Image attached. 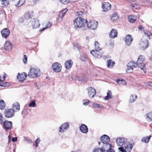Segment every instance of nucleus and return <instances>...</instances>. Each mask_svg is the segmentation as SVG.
<instances>
[{"instance_id": "412c9836", "label": "nucleus", "mask_w": 152, "mask_h": 152, "mask_svg": "<svg viewBox=\"0 0 152 152\" xmlns=\"http://www.w3.org/2000/svg\"><path fill=\"white\" fill-rule=\"evenodd\" d=\"M117 31L116 29H112L109 34V37L111 38H114L117 37Z\"/></svg>"}, {"instance_id": "69168bd1", "label": "nucleus", "mask_w": 152, "mask_h": 152, "mask_svg": "<svg viewBox=\"0 0 152 152\" xmlns=\"http://www.w3.org/2000/svg\"><path fill=\"white\" fill-rule=\"evenodd\" d=\"M24 139L25 141L26 142H28L29 141V140L26 137H24Z\"/></svg>"}, {"instance_id": "4468645a", "label": "nucleus", "mask_w": 152, "mask_h": 152, "mask_svg": "<svg viewBox=\"0 0 152 152\" xmlns=\"http://www.w3.org/2000/svg\"><path fill=\"white\" fill-rule=\"evenodd\" d=\"M13 48V45L11 42L9 41H7L5 43L4 48L5 49L8 51L12 50Z\"/></svg>"}, {"instance_id": "7ed1b4c3", "label": "nucleus", "mask_w": 152, "mask_h": 152, "mask_svg": "<svg viewBox=\"0 0 152 152\" xmlns=\"http://www.w3.org/2000/svg\"><path fill=\"white\" fill-rule=\"evenodd\" d=\"M87 22V20L79 17L76 18L74 21L73 25L75 28H80L83 26H86L85 23Z\"/></svg>"}, {"instance_id": "cd10ccee", "label": "nucleus", "mask_w": 152, "mask_h": 152, "mask_svg": "<svg viewBox=\"0 0 152 152\" xmlns=\"http://www.w3.org/2000/svg\"><path fill=\"white\" fill-rule=\"evenodd\" d=\"M143 31L144 34L147 36L149 39L152 38V34L149 31L143 30Z\"/></svg>"}, {"instance_id": "b1692460", "label": "nucleus", "mask_w": 152, "mask_h": 152, "mask_svg": "<svg viewBox=\"0 0 152 152\" xmlns=\"http://www.w3.org/2000/svg\"><path fill=\"white\" fill-rule=\"evenodd\" d=\"M12 108L13 110L15 111H18L20 110V104L18 102H15L12 105Z\"/></svg>"}, {"instance_id": "ea45409f", "label": "nucleus", "mask_w": 152, "mask_h": 152, "mask_svg": "<svg viewBox=\"0 0 152 152\" xmlns=\"http://www.w3.org/2000/svg\"><path fill=\"white\" fill-rule=\"evenodd\" d=\"M25 17L26 19H28L32 18V15L30 12H28L25 14Z\"/></svg>"}, {"instance_id": "4be33fe9", "label": "nucleus", "mask_w": 152, "mask_h": 152, "mask_svg": "<svg viewBox=\"0 0 152 152\" xmlns=\"http://www.w3.org/2000/svg\"><path fill=\"white\" fill-rule=\"evenodd\" d=\"M80 131L83 133H86L88 132V129L87 126L84 124H82L80 127Z\"/></svg>"}, {"instance_id": "8fccbe9b", "label": "nucleus", "mask_w": 152, "mask_h": 152, "mask_svg": "<svg viewBox=\"0 0 152 152\" xmlns=\"http://www.w3.org/2000/svg\"><path fill=\"white\" fill-rule=\"evenodd\" d=\"M74 47L75 49H79L80 48V46L79 44L77 43L75 44Z\"/></svg>"}, {"instance_id": "5701e85b", "label": "nucleus", "mask_w": 152, "mask_h": 152, "mask_svg": "<svg viewBox=\"0 0 152 152\" xmlns=\"http://www.w3.org/2000/svg\"><path fill=\"white\" fill-rule=\"evenodd\" d=\"M40 26L39 20H34L32 23V26L33 29H35L38 28Z\"/></svg>"}, {"instance_id": "5fc2aeb1", "label": "nucleus", "mask_w": 152, "mask_h": 152, "mask_svg": "<svg viewBox=\"0 0 152 152\" xmlns=\"http://www.w3.org/2000/svg\"><path fill=\"white\" fill-rule=\"evenodd\" d=\"M118 149L121 152H126L125 149H124L123 147H121L118 148Z\"/></svg>"}, {"instance_id": "a211bd4d", "label": "nucleus", "mask_w": 152, "mask_h": 152, "mask_svg": "<svg viewBox=\"0 0 152 152\" xmlns=\"http://www.w3.org/2000/svg\"><path fill=\"white\" fill-rule=\"evenodd\" d=\"M27 77L26 74L25 72H23L21 73H18L17 76L18 79L19 81H22L24 80Z\"/></svg>"}, {"instance_id": "58836bf2", "label": "nucleus", "mask_w": 152, "mask_h": 152, "mask_svg": "<svg viewBox=\"0 0 152 152\" xmlns=\"http://www.w3.org/2000/svg\"><path fill=\"white\" fill-rule=\"evenodd\" d=\"M5 104L4 101L2 100H0V109H4L5 107Z\"/></svg>"}, {"instance_id": "39448f33", "label": "nucleus", "mask_w": 152, "mask_h": 152, "mask_svg": "<svg viewBox=\"0 0 152 152\" xmlns=\"http://www.w3.org/2000/svg\"><path fill=\"white\" fill-rule=\"evenodd\" d=\"M149 42L147 39L144 38H142L140 42V48L141 50H145L149 46Z\"/></svg>"}, {"instance_id": "0e129e2a", "label": "nucleus", "mask_w": 152, "mask_h": 152, "mask_svg": "<svg viewBox=\"0 0 152 152\" xmlns=\"http://www.w3.org/2000/svg\"><path fill=\"white\" fill-rule=\"evenodd\" d=\"M68 10L67 9H65L62 10L61 12H64L65 14L66 12Z\"/></svg>"}, {"instance_id": "3c124183", "label": "nucleus", "mask_w": 152, "mask_h": 152, "mask_svg": "<svg viewBox=\"0 0 152 152\" xmlns=\"http://www.w3.org/2000/svg\"><path fill=\"white\" fill-rule=\"evenodd\" d=\"M111 147L108 148L106 150V152H115L111 148Z\"/></svg>"}, {"instance_id": "4d7b16f0", "label": "nucleus", "mask_w": 152, "mask_h": 152, "mask_svg": "<svg viewBox=\"0 0 152 152\" xmlns=\"http://www.w3.org/2000/svg\"><path fill=\"white\" fill-rule=\"evenodd\" d=\"M27 113V111L26 109H24L22 112V114L26 115Z\"/></svg>"}, {"instance_id": "6ab92c4d", "label": "nucleus", "mask_w": 152, "mask_h": 152, "mask_svg": "<svg viewBox=\"0 0 152 152\" xmlns=\"http://www.w3.org/2000/svg\"><path fill=\"white\" fill-rule=\"evenodd\" d=\"M73 64V61L71 59L66 61L64 63L65 68L66 69H70L72 67Z\"/></svg>"}, {"instance_id": "37998d69", "label": "nucleus", "mask_w": 152, "mask_h": 152, "mask_svg": "<svg viewBox=\"0 0 152 152\" xmlns=\"http://www.w3.org/2000/svg\"><path fill=\"white\" fill-rule=\"evenodd\" d=\"M59 1L63 4H66L70 2V0H59Z\"/></svg>"}, {"instance_id": "de8ad7c7", "label": "nucleus", "mask_w": 152, "mask_h": 152, "mask_svg": "<svg viewBox=\"0 0 152 152\" xmlns=\"http://www.w3.org/2000/svg\"><path fill=\"white\" fill-rule=\"evenodd\" d=\"M87 58V56L86 54H84L83 55L81 56L80 58L81 60L83 61H84L85 59Z\"/></svg>"}, {"instance_id": "a18cd8bd", "label": "nucleus", "mask_w": 152, "mask_h": 152, "mask_svg": "<svg viewBox=\"0 0 152 152\" xmlns=\"http://www.w3.org/2000/svg\"><path fill=\"white\" fill-rule=\"evenodd\" d=\"M4 121L3 116L1 113H0V124L2 125Z\"/></svg>"}, {"instance_id": "864d4df0", "label": "nucleus", "mask_w": 152, "mask_h": 152, "mask_svg": "<svg viewBox=\"0 0 152 152\" xmlns=\"http://www.w3.org/2000/svg\"><path fill=\"white\" fill-rule=\"evenodd\" d=\"M24 58L23 59V63L24 64H26L27 62V56L26 55H24Z\"/></svg>"}, {"instance_id": "393cba45", "label": "nucleus", "mask_w": 152, "mask_h": 152, "mask_svg": "<svg viewBox=\"0 0 152 152\" xmlns=\"http://www.w3.org/2000/svg\"><path fill=\"white\" fill-rule=\"evenodd\" d=\"M11 1H13L15 0H10ZM2 7H4L7 6L9 4V0H0Z\"/></svg>"}, {"instance_id": "9b49d317", "label": "nucleus", "mask_w": 152, "mask_h": 152, "mask_svg": "<svg viewBox=\"0 0 152 152\" xmlns=\"http://www.w3.org/2000/svg\"><path fill=\"white\" fill-rule=\"evenodd\" d=\"M126 139L124 137H118L116 140L117 144L120 146L123 145L126 141Z\"/></svg>"}, {"instance_id": "6e6552de", "label": "nucleus", "mask_w": 152, "mask_h": 152, "mask_svg": "<svg viewBox=\"0 0 152 152\" xmlns=\"http://www.w3.org/2000/svg\"><path fill=\"white\" fill-rule=\"evenodd\" d=\"M14 111L15 110L12 109H6L4 112L5 117L7 118H10L12 117L14 115Z\"/></svg>"}, {"instance_id": "dca6fc26", "label": "nucleus", "mask_w": 152, "mask_h": 152, "mask_svg": "<svg viewBox=\"0 0 152 152\" xmlns=\"http://www.w3.org/2000/svg\"><path fill=\"white\" fill-rule=\"evenodd\" d=\"M1 33L2 37L6 38L10 34V31L8 29L5 28L1 31Z\"/></svg>"}, {"instance_id": "79ce46f5", "label": "nucleus", "mask_w": 152, "mask_h": 152, "mask_svg": "<svg viewBox=\"0 0 152 152\" xmlns=\"http://www.w3.org/2000/svg\"><path fill=\"white\" fill-rule=\"evenodd\" d=\"M36 106V104L35 100H32L29 104V106L30 107H34Z\"/></svg>"}, {"instance_id": "c9c22d12", "label": "nucleus", "mask_w": 152, "mask_h": 152, "mask_svg": "<svg viewBox=\"0 0 152 152\" xmlns=\"http://www.w3.org/2000/svg\"><path fill=\"white\" fill-rule=\"evenodd\" d=\"M146 116V118L147 120L151 121L152 120V112L147 113Z\"/></svg>"}, {"instance_id": "7c9ffc66", "label": "nucleus", "mask_w": 152, "mask_h": 152, "mask_svg": "<svg viewBox=\"0 0 152 152\" xmlns=\"http://www.w3.org/2000/svg\"><path fill=\"white\" fill-rule=\"evenodd\" d=\"M151 137V135H149L148 137H143L141 141L143 142L147 143L149 142Z\"/></svg>"}, {"instance_id": "20e7f679", "label": "nucleus", "mask_w": 152, "mask_h": 152, "mask_svg": "<svg viewBox=\"0 0 152 152\" xmlns=\"http://www.w3.org/2000/svg\"><path fill=\"white\" fill-rule=\"evenodd\" d=\"M40 75V72L38 69L31 68L28 72V76L30 77L35 78L39 77Z\"/></svg>"}, {"instance_id": "bf43d9fd", "label": "nucleus", "mask_w": 152, "mask_h": 152, "mask_svg": "<svg viewBox=\"0 0 152 152\" xmlns=\"http://www.w3.org/2000/svg\"><path fill=\"white\" fill-rule=\"evenodd\" d=\"M142 66H139V67L140 68L141 70H143L144 68V67L145 66V65L144 64H142Z\"/></svg>"}, {"instance_id": "774afa93", "label": "nucleus", "mask_w": 152, "mask_h": 152, "mask_svg": "<svg viewBox=\"0 0 152 152\" xmlns=\"http://www.w3.org/2000/svg\"><path fill=\"white\" fill-rule=\"evenodd\" d=\"M74 152H82V151L80 150H77L75 151Z\"/></svg>"}, {"instance_id": "423d86ee", "label": "nucleus", "mask_w": 152, "mask_h": 152, "mask_svg": "<svg viewBox=\"0 0 152 152\" xmlns=\"http://www.w3.org/2000/svg\"><path fill=\"white\" fill-rule=\"evenodd\" d=\"M98 22L94 20H92L88 23V21L86 22V26L92 30H95L97 28V27Z\"/></svg>"}, {"instance_id": "f704fd0d", "label": "nucleus", "mask_w": 152, "mask_h": 152, "mask_svg": "<svg viewBox=\"0 0 152 152\" xmlns=\"http://www.w3.org/2000/svg\"><path fill=\"white\" fill-rule=\"evenodd\" d=\"M115 64V62L113 61H112V60H110L107 62V66L108 67H112Z\"/></svg>"}, {"instance_id": "052dcab7", "label": "nucleus", "mask_w": 152, "mask_h": 152, "mask_svg": "<svg viewBox=\"0 0 152 152\" xmlns=\"http://www.w3.org/2000/svg\"><path fill=\"white\" fill-rule=\"evenodd\" d=\"M17 139L18 138L17 137H14L12 138V141L13 142H16L17 141Z\"/></svg>"}, {"instance_id": "c756f323", "label": "nucleus", "mask_w": 152, "mask_h": 152, "mask_svg": "<svg viewBox=\"0 0 152 152\" xmlns=\"http://www.w3.org/2000/svg\"><path fill=\"white\" fill-rule=\"evenodd\" d=\"M94 50H101L102 49L100 47V44L99 43L96 41L94 42Z\"/></svg>"}, {"instance_id": "338daca9", "label": "nucleus", "mask_w": 152, "mask_h": 152, "mask_svg": "<svg viewBox=\"0 0 152 152\" xmlns=\"http://www.w3.org/2000/svg\"><path fill=\"white\" fill-rule=\"evenodd\" d=\"M79 15H82L83 14V13L82 11H80L78 13Z\"/></svg>"}, {"instance_id": "c85d7f7f", "label": "nucleus", "mask_w": 152, "mask_h": 152, "mask_svg": "<svg viewBox=\"0 0 152 152\" xmlns=\"http://www.w3.org/2000/svg\"><path fill=\"white\" fill-rule=\"evenodd\" d=\"M128 20L129 22L133 23L136 20V17L133 15H130L128 17Z\"/></svg>"}, {"instance_id": "1a4fd4ad", "label": "nucleus", "mask_w": 152, "mask_h": 152, "mask_svg": "<svg viewBox=\"0 0 152 152\" xmlns=\"http://www.w3.org/2000/svg\"><path fill=\"white\" fill-rule=\"evenodd\" d=\"M52 68L54 72H58L61 70V66L59 63L58 62H55L52 65Z\"/></svg>"}, {"instance_id": "f03ea898", "label": "nucleus", "mask_w": 152, "mask_h": 152, "mask_svg": "<svg viewBox=\"0 0 152 152\" xmlns=\"http://www.w3.org/2000/svg\"><path fill=\"white\" fill-rule=\"evenodd\" d=\"M100 140L101 142H98V144L99 145L104 147L105 149L106 148L111 147V145L108 143L110 141V138L108 136L104 134L100 137Z\"/></svg>"}, {"instance_id": "603ef678", "label": "nucleus", "mask_w": 152, "mask_h": 152, "mask_svg": "<svg viewBox=\"0 0 152 152\" xmlns=\"http://www.w3.org/2000/svg\"><path fill=\"white\" fill-rule=\"evenodd\" d=\"M65 15V14L64 12H63L61 11L59 13V17L61 19H62L63 18Z\"/></svg>"}, {"instance_id": "6e6d98bb", "label": "nucleus", "mask_w": 152, "mask_h": 152, "mask_svg": "<svg viewBox=\"0 0 152 152\" xmlns=\"http://www.w3.org/2000/svg\"><path fill=\"white\" fill-rule=\"evenodd\" d=\"M24 21V19L22 17L20 18H19L18 21L20 23H22Z\"/></svg>"}, {"instance_id": "c03bdc74", "label": "nucleus", "mask_w": 152, "mask_h": 152, "mask_svg": "<svg viewBox=\"0 0 152 152\" xmlns=\"http://www.w3.org/2000/svg\"><path fill=\"white\" fill-rule=\"evenodd\" d=\"M52 24L51 23L49 22H48L46 25V26L45 28H43L42 29H41V31H43L47 28H49L52 26Z\"/></svg>"}, {"instance_id": "e2e57ef3", "label": "nucleus", "mask_w": 152, "mask_h": 152, "mask_svg": "<svg viewBox=\"0 0 152 152\" xmlns=\"http://www.w3.org/2000/svg\"><path fill=\"white\" fill-rule=\"evenodd\" d=\"M138 29L139 30H142L143 31V30H144L143 26H142L141 25H140L138 27Z\"/></svg>"}, {"instance_id": "f8f14e48", "label": "nucleus", "mask_w": 152, "mask_h": 152, "mask_svg": "<svg viewBox=\"0 0 152 152\" xmlns=\"http://www.w3.org/2000/svg\"><path fill=\"white\" fill-rule=\"evenodd\" d=\"M69 128V124L67 123H65L62 124L59 127V131L60 132H63L66 131Z\"/></svg>"}, {"instance_id": "680f3d73", "label": "nucleus", "mask_w": 152, "mask_h": 152, "mask_svg": "<svg viewBox=\"0 0 152 152\" xmlns=\"http://www.w3.org/2000/svg\"><path fill=\"white\" fill-rule=\"evenodd\" d=\"M90 102V101L88 100H87V101L86 102H84L83 103V104L84 105H85L86 106L87 105L89 102Z\"/></svg>"}, {"instance_id": "bb28decb", "label": "nucleus", "mask_w": 152, "mask_h": 152, "mask_svg": "<svg viewBox=\"0 0 152 152\" xmlns=\"http://www.w3.org/2000/svg\"><path fill=\"white\" fill-rule=\"evenodd\" d=\"M137 97V96L135 94L131 95L129 97V102L132 103L134 102L136 99Z\"/></svg>"}, {"instance_id": "f257e3e1", "label": "nucleus", "mask_w": 152, "mask_h": 152, "mask_svg": "<svg viewBox=\"0 0 152 152\" xmlns=\"http://www.w3.org/2000/svg\"><path fill=\"white\" fill-rule=\"evenodd\" d=\"M144 58L142 55H140L138 57L137 63H134L133 61H131L127 64V72H132L133 70V67L135 68L138 66L139 64H142L144 61Z\"/></svg>"}, {"instance_id": "9d476101", "label": "nucleus", "mask_w": 152, "mask_h": 152, "mask_svg": "<svg viewBox=\"0 0 152 152\" xmlns=\"http://www.w3.org/2000/svg\"><path fill=\"white\" fill-rule=\"evenodd\" d=\"M133 40L131 35L130 34H128L126 36L124 39L126 45L128 46H129L131 45L133 41Z\"/></svg>"}, {"instance_id": "2f4dec72", "label": "nucleus", "mask_w": 152, "mask_h": 152, "mask_svg": "<svg viewBox=\"0 0 152 152\" xmlns=\"http://www.w3.org/2000/svg\"><path fill=\"white\" fill-rule=\"evenodd\" d=\"M112 95L111 91L108 90L107 93V96L104 97V99L106 100L110 99L111 98Z\"/></svg>"}, {"instance_id": "f3484780", "label": "nucleus", "mask_w": 152, "mask_h": 152, "mask_svg": "<svg viewBox=\"0 0 152 152\" xmlns=\"http://www.w3.org/2000/svg\"><path fill=\"white\" fill-rule=\"evenodd\" d=\"M4 126L6 130H9L12 128V123L10 121H5L4 123Z\"/></svg>"}, {"instance_id": "72a5a7b5", "label": "nucleus", "mask_w": 152, "mask_h": 152, "mask_svg": "<svg viewBox=\"0 0 152 152\" xmlns=\"http://www.w3.org/2000/svg\"><path fill=\"white\" fill-rule=\"evenodd\" d=\"M76 79L79 81H83L84 82H86L87 81L86 77L84 76L81 77H77Z\"/></svg>"}, {"instance_id": "4c0bfd02", "label": "nucleus", "mask_w": 152, "mask_h": 152, "mask_svg": "<svg viewBox=\"0 0 152 152\" xmlns=\"http://www.w3.org/2000/svg\"><path fill=\"white\" fill-rule=\"evenodd\" d=\"M25 1V0H20L18 3L15 5L16 7H20L22 5Z\"/></svg>"}, {"instance_id": "0eeeda50", "label": "nucleus", "mask_w": 152, "mask_h": 152, "mask_svg": "<svg viewBox=\"0 0 152 152\" xmlns=\"http://www.w3.org/2000/svg\"><path fill=\"white\" fill-rule=\"evenodd\" d=\"M100 50H93L91 51V53L95 57L100 58H102L103 52L100 51Z\"/></svg>"}, {"instance_id": "473e14b6", "label": "nucleus", "mask_w": 152, "mask_h": 152, "mask_svg": "<svg viewBox=\"0 0 152 152\" xmlns=\"http://www.w3.org/2000/svg\"><path fill=\"white\" fill-rule=\"evenodd\" d=\"M120 85H124L126 84L125 81L122 79H118L116 81Z\"/></svg>"}, {"instance_id": "ddd939ff", "label": "nucleus", "mask_w": 152, "mask_h": 152, "mask_svg": "<svg viewBox=\"0 0 152 152\" xmlns=\"http://www.w3.org/2000/svg\"><path fill=\"white\" fill-rule=\"evenodd\" d=\"M102 7L103 11L105 12L110 9L111 6L110 4L108 2H105L102 4Z\"/></svg>"}, {"instance_id": "2eb2a0df", "label": "nucleus", "mask_w": 152, "mask_h": 152, "mask_svg": "<svg viewBox=\"0 0 152 152\" xmlns=\"http://www.w3.org/2000/svg\"><path fill=\"white\" fill-rule=\"evenodd\" d=\"M96 94V91L94 88L90 87L88 89V94L89 97L93 98Z\"/></svg>"}, {"instance_id": "49530a36", "label": "nucleus", "mask_w": 152, "mask_h": 152, "mask_svg": "<svg viewBox=\"0 0 152 152\" xmlns=\"http://www.w3.org/2000/svg\"><path fill=\"white\" fill-rule=\"evenodd\" d=\"M3 81H1V82H0V86H8L7 84H8L7 82H3Z\"/></svg>"}, {"instance_id": "aec40b11", "label": "nucleus", "mask_w": 152, "mask_h": 152, "mask_svg": "<svg viewBox=\"0 0 152 152\" xmlns=\"http://www.w3.org/2000/svg\"><path fill=\"white\" fill-rule=\"evenodd\" d=\"M107 149L106 148L105 149L104 147L99 145L98 148L94 149L93 152H105Z\"/></svg>"}, {"instance_id": "09e8293b", "label": "nucleus", "mask_w": 152, "mask_h": 152, "mask_svg": "<svg viewBox=\"0 0 152 152\" xmlns=\"http://www.w3.org/2000/svg\"><path fill=\"white\" fill-rule=\"evenodd\" d=\"M40 142L39 138H37L35 141V146L36 147H37L38 145V144Z\"/></svg>"}, {"instance_id": "13d9d810", "label": "nucleus", "mask_w": 152, "mask_h": 152, "mask_svg": "<svg viewBox=\"0 0 152 152\" xmlns=\"http://www.w3.org/2000/svg\"><path fill=\"white\" fill-rule=\"evenodd\" d=\"M147 86L152 87V82H149L146 83Z\"/></svg>"}, {"instance_id": "e433bc0d", "label": "nucleus", "mask_w": 152, "mask_h": 152, "mask_svg": "<svg viewBox=\"0 0 152 152\" xmlns=\"http://www.w3.org/2000/svg\"><path fill=\"white\" fill-rule=\"evenodd\" d=\"M111 20L113 21H116L118 20V17L117 15V14L116 13L113 14L111 18Z\"/></svg>"}, {"instance_id": "a878e982", "label": "nucleus", "mask_w": 152, "mask_h": 152, "mask_svg": "<svg viewBox=\"0 0 152 152\" xmlns=\"http://www.w3.org/2000/svg\"><path fill=\"white\" fill-rule=\"evenodd\" d=\"M124 147L126 152H130L132 148V146L131 144H126Z\"/></svg>"}, {"instance_id": "a19ab883", "label": "nucleus", "mask_w": 152, "mask_h": 152, "mask_svg": "<svg viewBox=\"0 0 152 152\" xmlns=\"http://www.w3.org/2000/svg\"><path fill=\"white\" fill-rule=\"evenodd\" d=\"M92 106L94 108H102L103 107V106L102 105H101L97 103H93Z\"/></svg>"}]
</instances>
